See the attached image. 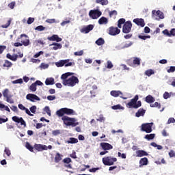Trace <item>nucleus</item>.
<instances>
[{"mask_svg":"<svg viewBox=\"0 0 175 175\" xmlns=\"http://www.w3.org/2000/svg\"><path fill=\"white\" fill-rule=\"evenodd\" d=\"M73 72H66L61 76L62 84L66 87H75L76 84H79V78L73 75Z\"/></svg>","mask_w":175,"mask_h":175,"instance_id":"1","label":"nucleus"},{"mask_svg":"<svg viewBox=\"0 0 175 175\" xmlns=\"http://www.w3.org/2000/svg\"><path fill=\"white\" fill-rule=\"evenodd\" d=\"M139 95H135L133 98H132L130 102H129L126 107L128 109H139L142 106V101L139 100Z\"/></svg>","mask_w":175,"mask_h":175,"instance_id":"2","label":"nucleus"},{"mask_svg":"<svg viewBox=\"0 0 175 175\" xmlns=\"http://www.w3.org/2000/svg\"><path fill=\"white\" fill-rule=\"evenodd\" d=\"M56 66L57 68H62V66H65L66 68H68V66H75V62H70V59H64L60 60L55 63Z\"/></svg>","mask_w":175,"mask_h":175,"instance_id":"3","label":"nucleus"},{"mask_svg":"<svg viewBox=\"0 0 175 175\" xmlns=\"http://www.w3.org/2000/svg\"><path fill=\"white\" fill-rule=\"evenodd\" d=\"M114 162H117L116 157H106L103 158V163L105 166H111L114 165Z\"/></svg>","mask_w":175,"mask_h":175,"instance_id":"4","label":"nucleus"},{"mask_svg":"<svg viewBox=\"0 0 175 175\" xmlns=\"http://www.w3.org/2000/svg\"><path fill=\"white\" fill-rule=\"evenodd\" d=\"M152 125L154 123H144L141 125L142 132H146V133H151L152 132Z\"/></svg>","mask_w":175,"mask_h":175,"instance_id":"5","label":"nucleus"},{"mask_svg":"<svg viewBox=\"0 0 175 175\" xmlns=\"http://www.w3.org/2000/svg\"><path fill=\"white\" fill-rule=\"evenodd\" d=\"M62 121H64V124L67 126H76V123H75V118H69V116H63L62 118Z\"/></svg>","mask_w":175,"mask_h":175,"instance_id":"6","label":"nucleus"},{"mask_svg":"<svg viewBox=\"0 0 175 175\" xmlns=\"http://www.w3.org/2000/svg\"><path fill=\"white\" fill-rule=\"evenodd\" d=\"M17 41L21 42V44L25 46H29V38L27 34H21L20 37L18 38Z\"/></svg>","mask_w":175,"mask_h":175,"instance_id":"7","label":"nucleus"},{"mask_svg":"<svg viewBox=\"0 0 175 175\" xmlns=\"http://www.w3.org/2000/svg\"><path fill=\"white\" fill-rule=\"evenodd\" d=\"M101 16L102 12L99 11V10H91L89 12V16L90 18H92V20H96Z\"/></svg>","mask_w":175,"mask_h":175,"instance_id":"8","label":"nucleus"},{"mask_svg":"<svg viewBox=\"0 0 175 175\" xmlns=\"http://www.w3.org/2000/svg\"><path fill=\"white\" fill-rule=\"evenodd\" d=\"M132 31V22L131 21H126L122 27L123 33H129Z\"/></svg>","mask_w":175,"mask_h":175,"instance_id":"9","label":"nucleus"},{"mask_svg":"<svg viewBox=\"0 0 175 175\" xmlns=\"http://www.w3.org/2000/svg\"><path fill=\"white\" fill-rule=\"evenodd\" d=\"M10 92L9 91V89H5L3 91V96L4 98H6V102L8 103H14V101L13 100L10 99L12 98V96H10Z\"/></svg>","mask_w":175,"mask_h":175,"instance_id":"10","label":"nucleus"},{"mask_svg":"<svg viewBox=\"0 0 175 175\" xmlns=\"http://www.w3.org/2000/svg\"><path fill=\"white\" fill-rule=\"evenodd\" d=\"M121 30L118 27H110L109 28V34L111 36H116V35L120 34Z\"/></svg>","mask_w":175,"mask_h":175,"instance_id":"11","label":"nucleus"},{"mask_svg":"<svg viewBox=\"0 0 175 175\" xmlns=\"http://www.w3.org/2000/svg\"><path fill=\"white\" fill-rule=\"evenodd\" d=\"M12 121L17 122L18 124H21V125H23L24 128L27 126V123L25 122V120L23 119V118H18V116H13Z\"/></svg>","mask_w":175,"mask_h":175,"instance_id":"12","label":"nucleus"},{"mask_svg":"<svg viewBox=\"0 0 175 175\" xmlns=\"http://www.w3.org/2000/svg\"><path fill=\"white\" fill-rule=\"evenodd\" d=\"M26 99L30 100V102H35L36 100H40V98L34 94H28L26 96Z\"/></svg>","mask_w":175,"mask_h":175,"instance_id":"13","label":"nucleus"},{"mask_svg":"<svg viewBox=\"0 0 175 175\" xmlns=\"http://www.w3.org/2000/svg\"><path fill=\"white\" fill-rule=\"evenodd\" d=\"M34 150H36L38 152H42V151H44V150L47 151V146L35 144H34Z\"/></svg>","mask_w":175,"mask_h":175,"instance_id":"14","label":"nucleus"},{"mask_svg":"<svg viewBox=\"0 0 175 175\" xmlns=\"http://www.w3.org/2000/svg\"><path fill=\"white\" fill-rule=\"evenodd\" d=\"M94 29V25H89L86 27H83L81 29V32L82 33H89L90 31H92Z\"/></svg>","mask_w":175,"mask_h":175,"instance_id":"15","label":"nucleus"},{"mask_svg":"<svg viewBox=\"0 0 175 175\" xmlns=\"http://www.w3.org/2000/svg\"><path fill=\"white\" fill-rule=\"evenodd\" d=\"M100 146L102 150H113V146L111 144L107 142H101Z\"/></svg>","mask_w":175,"mask_h":175,"instance_id":"16","label":"nucleus"},{"mask_svg":"<svg viewBox=\"0 0 175 175\" xmlns=\"http://www.w3.org/2000/svg\"><path fill=\"white\" fill-rule=\"evenodd\" d=\"M133 23L137 25L142 27V28L146 25V23L144 22V19L143 18H135L133 19Z\"/></svg>","mask_w":175,"mask_h":175,"instance_id":"17","label":"nucleus"},{"mask_svg":"<svg viewBox=\"0 0 175 175\" xmlns=\"http://www.w3.org/2000/svg\"><path fill=\"white\" fill-rule=\"evenodd\" d=\"M155 13H156L157 16H159V18H156V20L157 21H159V20H163V18H165V15L163 14V12H162V11H161V10H157V11L153 10L152 14H155Z\"/></svg>","mask_w":175,"mask_h":175,"instance_id":"18","label":"nucleus"},{"mask_svg":"<svg viewBox=\"0 0 175 175\" xmlns=\"http://www.w3.org/2000/svg\"><path fill=\"white\" fill-rule=\"evenodd\" d=\"M47 39L51 42H62V38H59L58 35H55V34H53L51 37H48Z\"/></svg>","mask_w":175,"mask_h":175,"instance_id":"19","label":"nucleus"},{"mask_svg":"<svg viewBox=\"0 0 175 175\" xmlns=\"http://www.w3.org/2000/svg\"><path fill=\"white\" fill-rule=\"evenodd\" d=\"M111 96H113L114 98H118L120 95H122V92L120 90H112L110 92Z\"/></svg>","mask_w":175,"mask_h":175,"instance_id":"20","label":"nucleus"},{"mask_svg":"<svg viewBox=\"0 0 175 175\" xmlns=\"http://www.w3.org/2000/svg\"><path fill=\"white\" fill-rule=\"evenodd\" d=\"M45 84L46 85H54V84H55L54 78L53 77L46 78V79L45 80Z\"/></svg>","mask_w":175,"mask_h":175,"instance_id":"21","label":"nucleus"},{"mask_svg":"<svg viewBox=\"0 0 175 175\" xmlns=\"http://www.w3.org/2000/svg\"><path fill=\"white\" fill-rule=\"evenodd\" d=\"M64 114L67 116H75V111L72 109L69 108H64Z\"/></svg>","mask_w":175,"mask_h":175,"instance_id":"22","label":"nucleus"},{"mask_svg":"<svg viewBox=\"0 0 175 175\" xmlns=\"http://www.w3.org/2000/svg\"><path fill=\"white\" fill-rule=\"evenodd\" d=\"M50 46H53L52 50H60V49H62V44L57 42H53Z\"/></svg>","mask_w":175,"mask_h":175,"instance_id":"23","label":"nucleus"},{"mask_svg":"<svg viewBox=\"0 0 175 175\" xmlns=\"http://www.w3.org/2000/svg\"><path fill=\"white\" fill-rule=\"evenodd\" d=\"M148 165V159L144 157L139 160V166H145Z\"/></svg>","mask_w":175,"mask_h":175,"instance_id":"24","label":"nucleus"},{"mask_svg":"<svg viewBox=\"0 0 175 175\" xmlns=\"http://www.w3.org/2000/svg\"><path fill=\"white\" fill-rule=\"evenodd\" d=\"M145 100L146 103H154V102H155V98L149 94L146 97Z\"/></svg>","mask_w":175,"mask_h":175,"instance_id":"25","label":"nucleus"},{"mask_svg":"<svg viewBox=\"0 0 175 175\" xmlns=\"http://www.w3.org/2000/svg\"><path fill=\"white\" fill-rule=\"evenodd\" d=\"M137 157H147L148 155V153L144 150H137L136 152Z\"/></svg>","mask_w":175,"mask_h":175,"instance_id":"26","label":"nucleus"},{"mask_svg":"<svg viewBox=\"0 0 175 175\" xmlns=\"http://www.w3.org/2000/svg\"><path fill=\"white\" fill-rule=\"evenodd\" d=\"M146 114V110L144 109H139L135 113V116L137 117H143Z\"/></svg>","mask_w":175,"mask_h":175,"instance_id":"27","label":"nucleus"},{"mask_svg":"<svg viewBox=\"0 0 175 175\" xmlns=\"http://www.w3.org/2000/svg\"><path fill=\"white\" fill-rule=\"evenodd\" d=\"M6 57L7 58H8V59H10L11 61H14V62L17 61V58H18V55H10V53H8L6 55Z\"/></svg>","mask_w":175,"mask_h":175,"instance_id":"28","label":"nucleus"},{"mask_svg":"<svg viewBox=\"0 0 175 175\" xmlns=\"http://www.w3.org/2000/svg\"><path fill=\"white\" fill-rule=\"evenodd\" d=\"M107 23H109V20L105 16L101 17L98 20V24H100V25H103V24H107Z\"/></svg>","mask_w":175,"mask_h":175,"instance_id":"29","label":"nucleus"},{"mask_svg":"<svg viewBox=\"0 0 175 175\" xmlns=\"http://www.w3.org/2000/svg\"><path fill=\"white\" fill-rule=\"evenodd\" d=\"M66 143H68V144H76V143H79V139L77 138L70 137Z\"/></svg>","mask_w":175,"mask_h":175,"instance_id":"30","label":"nucleus"},{"mask_svg":"<svg viewBox=\"0 0 175 175\" xmlns=\"http://www.w3.org/2000/svg\"><path fill=\"white\" fill-rule=\"evenodd\" d=\"M56 114L58 117H64L65 116V111L64 108H62L56 111Z\"/></svg>","mask_w":175,"mask_h":175,"instance_id":"31","label":"nucleus"},{"mask_svg":"<svg viewBox=\"0 0 175 175\" xmlns=\"http://www.w3.org/2000/svg\"><path fill=\"white\" fill-rule=\"evenodd\" d=\"M96 3H99L100 5L105 6L106 5H109V1L108 0H96Z\"/></svg>","mask_w":175,"mask_h":175,"instance_id":"32","label":"nucleus"},{"mask_svg":"<svg viewBox=\"0 0 175 175\" xmlns=\"http://www.w3.org/2000/svg\"><path fill=\"white\" fill-rule=\"evenodd\" d=\"M60 161H62V155L59 153H57L55 157V163H58Z\"/></svg>","mask_w":175,"mask_h":175,"instance_id":"33","label":"nucleus"},{"mask_svg":"<svg viewBox=\"0 0 175 175\" xmlns=\"http://www.w3.org/2000/svg\"><path fill=\"white\" fill-rule=\"evenodd\" d=\"M126 22H125V18H122L118 21V27L119 28H122V24H125Z\"/></svg>","mask_w":175,"mask_h":175,"instance_id":"34","label":"nucleus"},{"mask_svg":"<svg viewBox=\"0 0 175 175\" xmlns=\"http://www.w3.org/2000/svg\"><path fill=\"white\" fill-rule=\"evenodd\" d=\"M25 147L27 150H29V151H30L31 152H33V148H35L34 146H32L31 144H29V142H26Z\"/></svg>","mask_w":175,"mask_h":175,"instance_id":"35","label":"nucleus"},{"mask_svg":"<svg viewBox=\"0 0 175 175\" xmlns=\"http://www.w3.org/2000/svg\"><path fill=\"white\" fill-rule=\"evenodd\" d=\"M133 62L134 66H139L140 65V59L139 57H134Z\"/></svg>","mask_w":175,"mask_h":175,"instance_id":"36","label":"nucleus"},{"mask_svg":"<svg viewBox=\"0 0 175 175\" xmlns=\"http://www.w3.org/2000/svg\"><path fill=\"white\" fill-rule=\"evenodd\" d=\"M111 109H113V110H124V107L121 106V105L118 104L116 105H113L111 107Z\"/></svg>","mask_w":175,"mask_h":175,"instance_id":"37","label":"nucleus"},{"mask_svg":"<svg viewBox=\"0 0 175 175\" xmlns=\"http://www.w3.org/2000/svg\"><path fill=\"white\" fill-rule=\"evenodd\" d=\"M155 137V134H147L145 135L144 139L146 140H152Z\"/></svg>","mask_w":175,"mask_h":175,"instance_id":"38","label":"nucleus"},{"mask_svg":"<svg viewBox=\"0 0 175 175\" xmlns=\"http://www.w3.org/2000/svg\"><path fill=\"white\" fill-rule=\"evenodd\" d=\"M155 72L152 69H149L145 71L146 76L150 77V76L154 75Z\"/></svg>","mask_w":175,"mask_h":175,"instance_id":"39","label":"nucleus"},{"mask_svg":"<svg viewBox=\"0 0 175 175\" xmlns=\"http://www.w3.org/2000/svg\"><path fill=\"white\" fill-rule=\"evenodd\" d=\"M96 44H97V46H102V44H105V40L102 38H98L96 41Z\"/></svg>","mask_w":175,"mask_h":175,"instance_id":"40","label":"nucleus"},{"mask_svg":"<svg viewBox=\"0 0 175 175\" xmlns=\"http://www.w3.org/2000/svg\"><path fill=\"white\" fill-rule=\"evenodd\" d=\"M12 65L13 64H12L9 60H5V63L3 66V68H12Z\"/></svg>","mask_w":175,"mask_h":175,"instance_id":"41","label":"nucleus"},{"mask_svg":"<svg viewBox=\"0 0 175 175\" xmlns=\"http://www.w3.org/2000/svg\"><path fill=\"white\" fill-rule=\"evenodd\" d=\"M172 95H174L173 92H165L163 94V98L164 99H169V98H170V96H172Z\"/></svg>","mask_w":175,"mask_h":175,"instance_id":"42","label":"nucleus"},{"mask_svg":"<svg viewBox=\"0 0 175 175\" xmlns=\"http://www.w3.org/2000/svg\"><path fill=\"white\" fill-rule=\"evenodd\" d=\"M139 39H142V40H147V39H150L151 38V36L147 35H139L138 36Z\"/></svg>","mask_w":175,"mask_h":175,"instance_id":"43","label":"nucleus"},{"mask_svg":"<svg viewBox=\"0 0 175 175\" xmlns=\"http://www.w3.org/2000/svg\"><path fill=\"white\" fill-rule=\"evenodd\" d=\"M133 44V42L131 41H127L122 47V49H128V47H131Z\"/></svg>","mask_w":175,"mask_h":175,"instance_id":"44","label":"nucleus"},{"mask_svg":"<svg viewBox=\"0 0 175 175\" xmlns=\"http://www.w3.org/2000/svg\"><path fill=\"white\" fill-rule=\"evenodd\" d=\"M62 133V132L61 131V130H53L52 131L53 136H58L59 135H61Z\"/></svg>","mask_w":175,"mask_h":175,"instance_id":"45","label":"nucleus"},{"mask_svg":"<svg viewBox=\"0 0 175 175\" xmlns=\"http://www.w3.org/2000/svg\"><path fill=\"white\" fill-rule=\"evenodd\" d=\"M29 90L30 91H31L32 92H35V91H36L37 88H36V84L35 83H33L30 87H29Z\"/></svg>","mask_w":175,"mask_h":175,"instance_id":"46","label":"nucleus"},{"mask_svg":"<svg viewBox=\"0 0 175 175\" xmlns=\"http://www.w3.org/2000/svg\"><path fill=\"white\" fill-rule=\"evenodd\" d=\"M44 111L49 116V117H51V110H50V107L47 106L45 107Z\"/></svg>","mask_w":175,"mask_h":175,"instance_id":"47","label":"nucleus"},{"mask_svg":"<svg viewBox=\"0 0 175 175\" xmlns=\"http://www.w3.org/2000/svg\"><path fill=\"white\" fill-rule=\"evenodd\" d=\"M150 107H157L158 109H161V103L158 102H155L154 104L150 105Z\"/></svg>","mask_w":175,"mask_h":175,"instance_id":"48","label":"nucleus"},{"mask_svg":"<svg viewBox=\"0 0 175 175\" xmlns=\"http://www.w3.org/2000/svg\"><path fill=\"white\" fill-rule=\"evenodd\" d=\"M36 31H44L46 29V27H44L43 25L38 26L35 28Z\"/></svg>","mask_w":175,"mask_h":175,"instance_id":"49","label":"nucleus"},{"mask_svg":"<svg viewBox=\"0 0 175 175\" xmlns=\"http://www.w3.org/2000/svg\"><path fill=\"white\" fill-rule=\"evenodd\" d=\"M118 12L116 10H113L109 12V17H113L114 18H116V16H117Z\"/></svg>","mask_w":175,"mask_h":175,"instance_id":"50","label":"nucleus"},{"mask_svg":"<svg viewBox=\"0 0 175 175\" xmlns=\"http://www.w3.org/2000/svg\"><path fill=\"white\" fill-rule=\"evenodd\" d=\"M12 84H23V79H18L13 81Z\"/></svg>","mask_w":175,"mask_h":175,"instance_id":"51","label":"nucleus"},{"mask_svg":"<svg viewBox=\"0 0 175 175\" xmlns=\"http://www.w3.org/2000/svg\"><path fill=\"white\" fill-rule=\"evenodd\" d=\"M12 24V20H9L5 25H1V28H8Z\"/></svg>","mask_w":175,"mask_h":175,"instance_id":"52","label":"nucleus"},{"mask_svg":"<svg viewBox=\"0 0 175 175\" xmlns=\"http://www.w3.org/2000/svg\"><path fill=\"white\" fill-rule=\"evenodd\" d=\"M105 117H103V115H100L99 118L96 119V121H99V122H105Z\"/></svg>","mask_w":175,"mask_h":175,"instance_id":"53","label":"nucleus"},{"mask_svg":"<svg viewBox=\"0 0 175 175\" xmlns=\"http://www.w3.org/2000/svg\"><path fill=\"white\" fill-rule=\"evenodd\" d=\"M113 63L110 61H107V69H111L113 68Z\"/></svg>","mask_w":175,"mask_h":175,"instance_id":"54","label":"nucleus"},{"mask_svg":"<svg viewBox=\"0 0 175 175\" xmlns=\"http://www.w3.org/2000/svg\"><path fill=\"white\" fill-rule=\"evenodd\" d=\"M14 6H16V1H12L8 4L10 9H14Z\"/></svg>","mask_w":175,"mask_h":175,"instance_id":"55","label":"nucleus"},{"mask_svg":"<svg viewBox=\"0 0 175 175\" xmlns=\"http://www.w3.org/2000/svg\"><path fill=\"white\" fill-rule=\"evenodd\" d=\"M4 152L6 154L8 157H10V155H12V152H10V150H9V148H5Z\"/></svg>","mask_w":175,"mask_h":175,"instance_id":"56","label":"nucleus"},{"mask_svg":"<svg viewBox=\"0 0 175 175\" xmlns=\"http://www.w3.org/2000/svg\"><path fill=\"white\" fill-rule=\"evenodd\" d=\"M46 23H48V24H54L55 23H56V21H55V19L54 18H52V19L49 18L46 20Z\"/></svg>","mask_w":175,"mask_h":175,"instance_id":"57","label":"nucleus"},{"mask_svg":"<svg viewBox=\"0 0 175 175\" xmlns=\"http://www.w3.org/2000/svg\"><path fill=\"white\" fill-rule=\"evenodd\" d=\"M63 162L64 163H67V164H69L70 163V162H72V159L69 157L68 158H65L64 160H63Z\"/></svg>","mask_w":175,"mask_h":175,"instance_id":"58","label":"nucleus"},{"mask_svg":"<svg viewBox=\"0 0 175 175\" xmlns=\"http://www.w3.org/2000/svg\"><path fill=\"white\" fill-rule=\"evenodd\" d=\"M30 111L33 113L35 114L36 113V106L33 105L32 107H30Z\"/></svg>","mask_w":175,"mask_h":175,"instance_id":"59","label":"nucleus"},{"mask_svg":"<svg viewBox=\"0 0 175 175\" xmlns=\"http://www.w3.org/2000/svg\"><path fill=\"white\" fill-rule=\"evenodd\" d=\"M127 65H129V66H135L133 64V60L132 59H129L126 61Z\"/></svg>","mask_w":175,"mask_h":175,"instance_id":"60","label":"nucleus"},{"mask_svg":"<svg viewBox=\"0 0 175 175\" xmlns=\"http://www.w3.org/2000/svg\"><path fill=\"white\" fill-rule=\"evenodd\" d=\"M167 72L168 73H173L174 72H175V66H170V69H168Z\"/></svg>","mask_w":175,"mask_h":175,"instance_id":"61","label":"nucleus"},{"mask_svg":"<svg viewBox=\"0 0 175 175\" xmlns=\"http://www.w3.org/2000/svg\"><path fill=\"white\" fill-rule=\"evenodd\" d=\"M169 156L170 158H175V152L174 150H170L169 152Z\"/></svg>","mask_w":175,"mask_h":175,"instance_id":"62","label":"nucleus"},{"mask_svg":"<svg viewBox=\"0 0 175 175\" xmlns=\"http://www.w3.org/2000/svg\"><path fill=\"white\" fill-rule=\"evenodd\" d=\"M35 21V18H32V17H29L27 20V24H32V23H33Z\"/></svg>","mask_w":175,"mask_h":175,"instance_id":"63","label":"nucleus"},{"mask_svg":"<svg viewBox=\"0 0 175 175\" xmlns=\"http://www.w3.org/2000/svg\"><path fill=\"white\" fill-rule=\"evenodd\" d=\"M172 36H175V29H172L170 31V38Z\"/></svg>","mask_w":175,"mask_h":175,"instance_id":"64","label":"nucleus"}]
</instances>
